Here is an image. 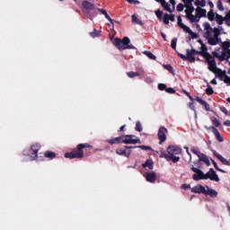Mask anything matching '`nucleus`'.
I'll use <instances>...</instances> for the list:
<instances>
[{"label": "nucleus", "mask_w": 230, "mask_h": 230, "mask_svg": "<svg viewBox=\"0 0 230 230\" xmlns=\"http://www.w3.org/2000/svg\"><path fill=\"white\" fill-rule=\"evenodd\" d=\"M170 3L172 4V8H175V4H176L175 0H170Z\"/></svg>", "instance_id": "69168bd1"}, {"label": "nucleus", "mask_w": 230, "mask_h": 230, "mask_svg": "<svg viewBox=\"0 0 230 230\" xmlns=\"http://www.w3.org/2000/svg\"><path fill=\"white\" fill-rule=\"evenodd\" d=\"M142 166L144 168H149V170H154V162L152 160H147Z\"/></svg>", "instance_id": "cd10ccee"}, {"label": "nucleus", "mask_w": 230, "mask_h": 230, "mask_svg": "<svg viewBox=\"0 0 230 230\" xmlns=\"http://www.w3.org/2000/svg\"><path fill=\"white\" fill-rule=\"evenodd\" d=\"M144 55H146L148 58H151V60H155V56L152 54L151 51H145Z\"/></svg>", "instance_id": "4c0bfd02"}, {"label": "nucleus", "mask_w": 230, "mask_h": 230, "mask_svg": "<svg viewBox=\"0 0 230 230\" xmlns=\"http://www.w3.org/2000/svg\"><path fill=\"white\" fill-rule=\"evenodd\" d=\"M204 28L206 30V35H208L210 33H213L212 31H215V28H211V25L209 23H204Z\"/></svg>", "instance_id": "c756f323"}, {"label": "nucleus", "mask_w": 230, "mask_h": 230, "mask_svg": "<svg viewBox=\"0 0 230 230\" xmlns=\"http://www.w3.org/2000/svg\"><path fill=\"white\" fill-rule=\"evenodd\" d=\"M158 89H159V91H164V89H166V84H158Z\"/></svg>", "instance_id": "3c124183"}, {"label": "nucleus", "mask_w": 230, "mask_h": 230, "mask_svg": "<svg viewBox=\"0 0 230 230\" xmlns=\"http://www.w3.org/2000/svg\"><path fill=\"white\" fill-rule=\"evenodd\" d=\"M214 57H217L219 60H226L230 58V49L226 52H213Z\"/></svg>", "instance_id": "dca6fc26"}, {"label": "nucleus", "mask_w": 230, "mask_h": 230, "mask_svg": "<svg viewBox=\"0 0 230 230\" xmlns=\"http://www.w3.org/2000/svg\"><path fill=\"white\" fill-rule=\"evenodd\" d=\"M213 155L219 159V161H221V163L223 164H225L226 166H229V161H227V159H226L224 156H222L220 154H218L217 151H213Z\"/></svg>", "instance_id": "4be33fe9"}, {"label": "nucleus", "mask_w": 230, "mask_h": 230, "mask_svg": "<svg viewBox=\"0 0 230 230\" xmlns=\"http://www.w3.org/2000/svg\"><path fill=\"white\" fill-rule=\"evenodd\" d=\"M56 154L51 151L45 152V157H48L49 159H55Z\"/></svg>", "instance_id": "72a5a7b5"}, {"label": "nucleus", "mask_w": 230, "mask_h": 230, "mask_svg": "<svg viewBox=\"0 0 230 230\" xmlns=\"http://www.w3.org/2000/svg\"><path fill=\"white\" fill-rule=\"evenodd\" d=\"M207 17L208 19V21H216L219 26H222V24H224V21H226L225 17L215 13V11H213V9H211L208 14Z\"/></svg>", "instance_id": "6e6552de"}, {"label": "nucleus", "mask_w": 230, "mask_h": 230, "mask_svg": "<svg viewBox=\"0 0 230 230\" xmlns=\"http://www.w3.org/2000/svg\"><path fill=\"white\" fill-rule=\"evenodd\" d=\"M178 26H180V28H181V30H183L185 33H189V35H190L192 39H197V34L193 32L192 30L190 29V27L182 23V20L181 19L178 20Z\"/></svg>", "instance_id": "f8f14e48"}, {"label": "nucleus", "mask_w": 230, "mask_h": 230, "mask_svg": "<svg viewBox=\"0 0 230 230\" xmlns=\"http://www.w3.org/2000/svg\"><path fill=\"white\" fill-rule=\"evenodd\" d=\"M108 26L110 28H111V30H114V21L111 19V22H110V23H108Z\"/></svg>", "instance_id": "bf43d9fd"}, {"label": "nucleus", "mask_w": 230, "mask_h": 230, "mask_svg": "<svg viewBox=\"0 0 230 230\" xmlns=\"http://www.w3.org/2000/svg\"><path fill=\"white\" fill-rule=\"evenodd\" d=\"M83 6H84V10H87V11L94 9V5L91 3H89L88 1L84 2Z\"/></svg>", "instance_id": "c85d7f7f"}, {"label": "nucleus", "mask_w": 230, "mask_h": 230, "mask_svg": "<svg viewBox=\"0 0 230 230\" xmlns=\"http://www.w3.org/2000/svg\"><path fill=\"white\" fill-rule=\"evenodd\" d=\"M107 143L110 145H119V143H121V137L108 139Z\"/></svg>", "instance_id": "393cba45"}, {"label": "nucleus", "mask_w": 230, "mask_h": 230, "mask_svg": "<svg viewBox=\"0 0 230 230\" xmlns=\"http://www.w3.org/2000/svg\"><path fill=\"white\" fill-rule=\"evenodd\" d=\"M217 9L220 11V12H224V4H222V1H218L217 2Z\"/></svg>", "instance_id": "c03bdc74"}, {"label": "nucleus", "mask_w": 230, "mask_h": 230, "mask_svg": "<svg viewBox=\"0 0 230 230\" xmlns=\"http://www.w3.org/2000/svg\"><path fill=\"white\" fill-rule=\"evenodd\" d=\"M222 31H224V29L222 27H218L215 28V31H212L210 34H205L208 40V44L211 46H217L219 42L218 37H220V33H222Z\"/></svg>", "instance_id": "20e7f679"}, {"label": "nucleus", "mask_w": 230, "mask_h": 230, "mask_svg": "<svg viewBox=\"0 0 230 230\" xmlns=\"http://www.w3.org/2000/svg\"><path fill=\"white\" fill-rule=\"evenodd\" d=\"M204 195H209V197L217 198L218 197V192L209 187H205V193Z\"/></svg>", "instance_id": "aec40b11"}, {"label": "nucleus", "mask_w": 230, "mask_h": 230, "mask_svg": "<svg viewBox=\"0 0 230 230\" xmlns=\"http://www.w3.org/2000/svg\"><path fill=\"white\" fill-rule=\"evenodd\" d=\"M162 6H163V8L164 9V10H166V12H169L170 13H172V12H173V10H175V8H172L171 7V5H170V4H168V2H166V1H162Z\"/></svg>", "instance_id": "b1692460"}, {"label": "nucleus", "mask_w": 230, "mask_h": 230, "mask_svg": "<svg viewBox=\"0 0 230 230\" xmlns=\"http://www.w3.org/2000/svg\"><path fill=\"white\" fill-rule=\"evenodd\" d=\"M65 157L66 159H82L84 157V150L77 145V147L71 153H66Z\"/></svg>", "instance_id": "423d86ee"}, {"label": "nucleus", "mask_w": 230, "mask_h": 230, "mask_svg": "<svg viewBox=\"0 0 230 230\" xmlns=\"http://www.w3.org/2000/svg\"><path fill=\"white\" fill-rule=\"evenodd\" d=\"M184 8H186L185 4H179L177 5V10H178V12H182V11L184 10Z\"/></svg>", "instance_id": "a18cd8bd"}, {"label": "nucleus", "mask_w": 230, "mask_h": 230, "mask_svg": "<svg viewBox=\"0 0 230 230\" xmlns=\"http://www.w3.org/2000/svg\"><path fill=\"white\" fill-rule=\"evenodd\" d=\"M197 102L200 103V105L205 106L206 111H209V109H208V102H206L204 100L197 97Z\"/></svg>", "instance_id": "f704fd0d"}, {"label": "nucleus", "mask_w": 230, "mask_h": 230, "mask_svg": "<svg viewBox=\"0 0 230 230\" xmlns=\"http://www.w3.org/2000/svg\"><path fill=\"white\" fill-rule=\"evenodd\" d=\"M182 190H191V185L190 184H182L181 185Z\"/></svg>", "instance_id": "6e6d98bb"}, {"label": "nucleus", "mask_w": 230, "mask_h": 230, "mask_svg": "<svg viewBox=\"0 0 230 230\" xmlns=\"http://www.w3.org/2000/svg\"><path fill=\"white\" fill-rule=\"evenodd\" d=\"M190 191H191L192 193H199V194H200V193H205V191H206V187H204V186H202V185H196L195 187H192V188L190 189Z\"/></svg>", "instance_id": "412c9836"}, {"label": "nucleus", "mask_w": 230, "mask_h": 230, "mask_svg": "<svg viewBox=\"0 0 230 230\" xmlns=\"http://www.w3.org/2000/svg\"><path fill=\"white\" fill-rule=\"evenodd\" d=\"M144 177L146 181H147V182L154 183L155 182V181H157V174H155V172H146V174H144Z\"/></svg>", "instance_id": "a211bd4d"}, {"label": "nucleus", "mask_w": 230, "mask_h": 230, "mask_svg": "<svg viewBox=\"0 0 230 230\" xmlns=\"http://www.w3.org/2000/svg\"><path fill=\"white\" fill-rule=\"evenodd\" d=\"M224 125H225L226 127H230V120H226V121L224 122Z\"/></svg>", "instance_id": "338daca9"}, {"label": "nucleus", "mask_w": 230, "mask_h": 230, "mask_svg": "<svg viewBox=\"0 0 230 230\" xmlns=\"http://www.w3.org/2000/svg\"><path fill=\"white\" fill-rule=\"evenodd\" d=\"M102 15L106 17V19L110 22H112V18H111V16L109 15V13H107V11H103L102 13Z\"/></svg>", "instance_id": "37998d69"}, {"label": "nucleus", "mask_w": 230, "mask_h": 230, "mask_svg": "<svg viewBox=\"0 0 230 230\" xmlns=\"http://www.w3.org/2000/svg\"><path fill=\"white\" fill-rule=\"evenodd\" d=\"M182 149L177 146H169L167 147V155H164V157L167 159V161H172V163H179L181 157L176 156L181 155Z\"/></svg>", "instance_id": "f03ea898"}, {"label": "nucleus", "mask_w": 230, "mask_h": 230, "mask_svg": "<svg viewBox=\"0 0 230 230\" xmlns=\"http://www.w3.org/2000/svg\"><path fill=\"white\" fill-rule=\"evenodd\" d=\"M121 143L124 145H141V140L134 135L121 136Z\"/></svg>", "instance_id": "0eeeda50"}, {"label": "nucleus", "mask_w": 230, "mask_h": 230, "mask_svg": "<svg viewBox=\"0 0 230 230\" xmlns=\"http://www.w3.org/2000/svg\"><path fill=\"white\" fill-rule=\"evenodd\" d=\"M212 122H213V125H215V127H220V121H218V119H214Z\"/></svg>", "instance_id": "5fc2aeb1"}, {"label": "nucleus", "mask_w": 230, "mask_h": 230, "mask_svg": "<svg viewBox=\"0 0 230 230\" xmlns=\"http://www.w3.org/2000/svg\"><path fill=\"white\" fill-rule=\"evenodd\" d=\"M135 130H137V132H143V126L141 125V122L137 121L136 123Z\"/></svg>", "instance_id": "e433bc0d"}, {"label": "nucleus", "mask_w": 230, "mask_h": 230, "mask_svg": "<svg viewBox=\"0 0 230 230\" xmlns=\"http://www.w3.org/2000/svg\"><path fill=\"white\" fill-rule=\"evenodd\" d=\"M226 26H230V20H225Z\"/></svg>", "instance_id": "774afa93"}, {"label": "nucleus", "mask_w": 230, "mask_h": 230, "mask_svg": "<svg viewBox=\"0 0 230 230\" xmlns=\"http://www.w3.org/2000/svg\"><path fill=\"white\" fill-rule=\"evenodd\" d=\"M195 55H199V51H197L195 49H187L186 50V57H187V60H189V62H195Z\"/></svg>", "instance_id": "f3484780"}, {"label": "nucleus", "mask_w": 230, "mask_h": 230, "mask_svg": "<svg viewBox=\"0 0 230 230\" xmlns=\"http://www.w3.org/2000/svg\"><path fill=\"white\" fill-rule=\"evenodd\" d=\"M189 107L191 109V111H194L195 118H197V111H195V105H193V103H190Z\"/></svg>", "instance_id": "603ef678"}, {"label": "nucleus", "mask_w": 230, "mask_h": 230, "mask_svg": "<svg viewBox=\"0 0 230 230\" xmlns=\"http://www.w3.org/2000/svg\"><path fill=\"white\" fill-rule=\"evenodd\" d=\"M168 17H169L168 13H166V14L164 15V17H163V19L161 21H163V22L164 24H170V20H169Z\"/></svg>", "instance_id": "ea45409f"}, {"label": "nucleus", "mask_w": 230, "mask_h": 230, "mask_svg": "<svg viewBox=\"0 0 230 230\" xmlns=\"http://www.w3.org/2000/svg\"><path fill=\"white\" fill-rule=\"evenodd\" d=\"M229 48H230V40H226L222 43V48L214 51V53H222L223 51L226 53L227 51H229Z\"/></svg>", "instance_id": "6ab92c4d"}, {"label": "nucleus", "mask_w": 230, "mask_h": 230, "mask_svg": "<svg viewBox=\"0 0 230 230\" xmlns=\"http://www.w3.org/2000/svg\"><path fill=\"white\" fill-rule=\"evenodd\" d=\"M205 58L207 60L209 71L212 73H218V68H217V62H215V58L209 54H206Z\"/></svg>", "instance_id": "9d476101"}, {"label": "nucleus", "mask_w": 230, "mask_h": 230, "mask_svg": "<svg viewBox=\"0 0 230 230\" xmlns=\"http://www.w3.org/2000/svg\"><path fill=\"white\" fill-rule=\"evenodd\" d=\"M206 93L208 94V95L213 94V88H211L210 86H208V87L206 89Z\"/></svg>", "instance_id": "8fccbe9b"}, {"label": "nucleus", "mask_w": 230, "mask_h": 230, "mask_svg": "<svg viewBox=\"0 0 230 230\" xmlns=\"http://www.w3.org/2000/svg\"><path fill=\"white\" fill-rule=\"evenodd\" d=\"M40 150V145L33 144L31 146V148L23 151V155H26L30 161H33L37 159Z\"/></svg>", "instance_id": "39448f33"}, {"label": "nucleus", "mask_w": 230, "mask_h": 230, "mask_svg": "<svg viewBox=\"0 0 230 230\" xmlns=\"http://www.w3.org/2000/svg\"><path fill=\"white\" fill-rule=\"evenodd\" d=\"M166 134H168V129L165 127H160L158 129V139L160 140V145L166 141Z\"/></svg>", "instance_id": "ddd939ff"}, {"label": "nucleus", "mask_w": 230, "mask_h": 230, "mask_svg": "<svg viewBox=\"0 0 230 230\" xmlns=\"http://www.w3.org/2000/svg\"><path fill=\"white\" fill-rule=\"evenodd\" d=\"M127 75L129 78H136V76H139V73L136 72H128Z\"/></svg>", "instance_id": "58836bf2"}, {"label": "nucleus", "mask_w": 230, "mask_h": 230, "mask_svg": "<svg viewBox=\"0 0 230 230\" xmlns=\"http://www.w3.org/2000/svg\"><path fill=\"white\" fill-rule=\"evenodd\" d=\"M197 8H204L206 6V0H198L195 2Z\"/></svg>", "instance_id": "2f4dec72"}, {"label": "nucleus", "mask_w": 230, "mask_h": 230, "mask_svg": "<svg viewBox=\"0 0 230 230\" xmlns=\"http://www.w3.org/2000/svg\"><path fill=\"white\" fill-rule=\"evenodd\" d=\"M164 67L167 69V71H173V67L171 65H165Z\"/></svg>", "instance_id": "13d9d810"}, {"label": "nucleus", "mask_w": 230, "mask_h": 230, "mask_svg": "<svg viewBox=\"0 0 230 230\" xmlns=\"http://www.w3.org/2000/svg\"><path fill=\"white\" fill-rule=\"evenodd\" d=\"M168 19L169 21H174L175 16H173V14H168Z\"/></svg>", "instance_id": "680f3d73"}, {"label": "nucleus", "mask_w": 230, "mask_h": 230, "mask_svg": "<svg viewBox=\"0 0 230 230\" xmlns=\"http://www.w3.org/2000/svg\"><path fill=\"white\" fill-rule=\"evenodd\" d=\"M79 148H82L84 150V148H93V146L89 144H79Z\"/></svg>", "instance_id": "49530a36"}, {"label": "nucleus", "mask_w": 230, "mask_h": 230, "mask_svg": "<svg viewBox=\"0 0 230 230\" xmlns=\"http://www.w3.org/2000/svg\"><path fill=\"white\" fill-rule=\"evenodd\" d=\"M131 17H132V22L134 24H139L140 26H143V22H141V20L137 19V16H136V14H133Z\"/></svg>", "instance_id": "473e14b6"}, {"label": "nucleus", "mask_w": 230, "mask_h": 230, "mask_svg": "<svg viewBox=\"0 0 230 230\" xmlns=\"http://www.w3.org/2000/svg\"><path fill=\"white\" fill-rule=\"evenodd\" d=\"M192 152L199 157V161H201L202 163H205L207 166H209L211 164V162H209V158L208 157V155L195 150H192Z\"/></svg>", "instance_id": "2eb2a0df"}, {"label": "nucleus", "mask_w": 230, "mask_h": 230, "mask_svg": "<svg viewBox=\"0 0 230 230\" xmlns=\"http://www.w3.org/2000/svg\"><path fill=\"white\" fill-rule=\"evenodd\" d=\"M199 44L201 45V47H200V52H199L200 55H203V57H205L206 58V55H209L208 53V49L206 48V45H204L203 43H202V40H199Z\"/></svg>", "instance_id": "bb28decb"}, {"label": "nucleus", "mask_w": 230, "mask_h": 230, "mask_svg": "<svg viewBox=\"0 0 230 230\" xmlns=\"http://www.w3.org/2000/svg\"><path fill=\"white\" fill-rule=\"evenodd\" d=\"M221 80L225 82V84H230V77L226 75V72H222L220 75Z\"/></svg>", "instance_id": "7c9ffc66"}, {"label": "nucleus", "mask_w": 230, "mask_h": 230, "mask_svg": "<svg viewBox=\"0 0 230 230\" xmlns=\"http://www.w3.org/2000/svg\"><path fill=\"white\" fill-rule=\"evenodd\" d=\"M90 35L94 39L96 37H100V32H98L96 30H93V31L90 32Z\"/></svg>", "instance_id": "a19ab883"}, {"label": "nucleus", "mask_w": 230, "mask_h": 230, "mask_svg": "<svg viewBox=\"0 0 230 230\" xmlns=\"http://www.w3.org/2000/svg\"><path fill=\"white\" fill-rule=\"evenodd\" d=\"M136 148H140L141 150H144L146 152H148V150H151V151L154 150L150 146H136Z\"/></svg>", "instance_id": "c9c22d12"}, {"label": "nucleus", "mask_w": 230, "mask_h": 230, "mask_svg": "<svg viewBox=\"0 0 230 230\" xmlns=\"http://www.w3.org/2000/svg\"><path fill=\"white\" fill-rule=\"evenodd\" d=\"M185 14L187 19H189V21L191 22H199L201 17L208 16V11L202 7H197L195 10V7L192 5L190 9L185 13Z\"/></svg>", "instance_id": "f257e3e1"}, {"label": "nucleus", "mask_w": 230, "mask_h": 230, "mask_svg": "<svg viewBox=\"0 0 230 230\" xmlns=\"http://www.w3.org/2000/svg\"><path fill=\"white\" fill-rule=\"evenodd\" d=\"M225 21H230V10L226 13L225 16Z\"/></svg>", "instance_id": "4d7b16f0"}, {"label": "nucleus", "mask_w": 230, "mask_h": 230, "mask_svg": "<svg viewBox=\"0 0 230 230\" xmlns=\"http://www.w3.org/2000/svg\"><path fill=\"white\" fill-rule=\"evenodd\" d=\"M165 91L166 93H175V90H173V88H167Z\"/></svg>", "instance_id": "052dcab7"}, {"label": "nucleus", "mask_w": 230, "mask_h": 230, "mask_svg": "<svg viewBox=\"0 0 230 230\" xmlns=\"http://www.w3.org/2000/svg\"><path fill=\"white\" fill-rule=\"evenodd\" d=\"M179 57L182 58V60H187V56H184L183 54L178 53Z\"/></svg>", "instance_id": "e2e57ef3"}, {"label": "nucleus", "mask_w": 230, "mask_h": 230, "mask_svg": "<svg viewBox=\"0 0 230 230\" xmlns=\"http://www.w3.org/2000/svg\"><path fill=\"white\" fill-rule=\"evenodd\" d=\"M155 15L160 21L163 19V12L158 10L155 12Z\"/></svg>", "instance_id": "de8ad7c7"}, {"label": "nucleus", "mask_w": 230, "mask_h": 230, "mask_svg": "<svg viewBox=\"0 0 230 230\" xmlns=\"http://www.w3.org/2000/svg\"><path fill=\"white\" fill-rule=\"evenodd\" d=\"M171 48H172V49H177V39H173L171 42Z\"/></svg>", "instance_id": "79ce46f5"}, {"label": "nucleus", "mask_w": 230, "mask_h": 230, "mask_svg": "<svg viewBox=\"0 0 230 230\" xmlns=\"http://www.w3.org/2000/svg\"><path fill=\"white\" fill-rule=\"evenodd\" d=\"M111 40L118 49H134V46L130 45V39L128 37L123 38L122 40L119 38L111 37Z\"/></svg>", "instance_id": "7ed1b4c3"}, {"label": "nucleus", "mask_w": 230, "mask_h": 230, "mask_svg": "<svg viewBox=\"0 0 230 230\" xmlns=\"http://www.w3.org/2000/svg\"><path fill=\"white\" fill-rule=\"evenodd\" d=\"M190 168L192 172H194V174L192 176V179L194 181H206L208 180V177H206V173L202 170H199L198 168H195V166L190 165Z\"/></svg>", "instance_id": "1a4fd4ad"}, {"label": "nucleus", "mask_w": 230, "mask_h": 230, "mask_svg": "<svg viewBox=\"0 0 230 230\" xmlns=\"http://www.w3.org/2000/svg\"><path fill=\"white\" fill-rule=\"evenodd\" d=\"M212 132L217 137V141H219V143H222L224 141V138H222V136H220V132L218 131V129L212 128Z\"/></svg>", "instance_id": "a878e982"}, {"label": "nucleus", "mask_w": 230, "mask_h": 230, "mask_svg": "<svg viewBox=\"0 0 230 230\" xmlns=\"http://www.w3.org/2000/svg\"><path fill=\"white\" fill-rule=\"evenodd\" d=\"M205 177H207V179H209L210 181H215V182H218L220 181V178H218L217 172H215L213 168L209 169L208 173L205 174Z\"/></svg>", "instance_id": "4468645a"}, {"label": "nucleus", "mask_w": 230, "mask_h": 230, "mask_svg": "<svg viewBox=\"0 0 230 230\" xmlns=\"http://www.w3.org/2000/svg\"><path fill=\"white\" fill-rule=\"evenodd\" d=\"M130 148H136V146H125L120 147L116 150V153L118 155H124V157H130V154H132V151Z\"/></svg>", "instance_id": "9b49d317"}, {"label": "nucleus", "mask_w": 230, "mask_h": 230, "mask_svg": "<svg viewBox=\"0 0 230 230\" xmlns=\"http://www.w3.org/2000/svg\"><path fill=\"white\" fill-rule=\"evenodd\" d=\"M208 6L211 8L210 10H213V8H215V4H213V2H208Z\"/></svg>", "instance_id": "0e129e2a"}, {"label": "nucleus", "mask_w": 230, "mask_h": 230, "mask_svg": "<svg viewBox=\"0 0 230 230\" xmlns=\"http://www.w3.org/2000/svg\"><path fill=\"white\" fill-rule=\"evenodd\" d=\"M185 4V13L190 12L193 6V0H181Z\"/></svg>", "instance_id": "5701e85b"}, {"label": "nucleus", "mask_w": 230, "mask_h": 230, "mask_svg": "<svg viewBox=\"0 0 230 230\" xmlns=\"http://www.w3.org/2000/svg\"><path fill=\"white\" fill-rule=\"evenodd\" d=\"M128 1V3H129L130 4H139V1L137 0H126Z\"/></svg>", "instance_id": "864d4df0"}, {"label": "nucleus", "mask_w": 230, "mask_h": 230, "mask_svg": "<svg viewBox=\"0 0 230 230\" xmlns=\"http://www.w3.org/2000/svg\"><path fill=\"white\" fill-rule=\"evenodd\" d=\"M214 166H215L216 170H217L218 172H221L222 173H227L226 171H224L223 169H220L218 167V165L217 164V163H215V162H214Z\"/></svg>", "instance_id": "09e8293b"}]
</instances>
